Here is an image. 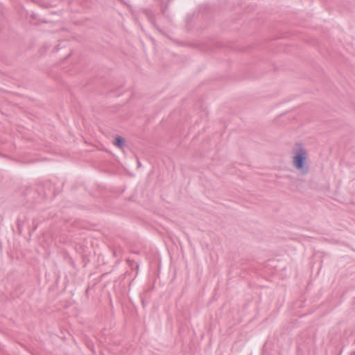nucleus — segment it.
<instances>
[{"mask_svg": "<svg viewBox=\"0 0 355 355\" xmlns=\"http://www.w3.org/2000/svg\"><path fill=\"white\" fill-rule=\"evenodd\" d=\"M297 148L293 157V166L302 175H306L309 172V165L307 162V152L301 143H296Z\"/></svg>", "mask_w": 355, "mask_h": 355, "instance_id": "obj_1", "label": "nucleus"}, {"mask_svg": "<svg viewBox=\"0 0 355 355\" xmlns=\"http://www.w3.org/2000/svg\"><path fill=\"white\" fill-rule=\"evenodd\" d=\"M51 191L53 193V197H55L56 196V192L54 189V184H53L50 180L44 182L41 188L38 187L35 190V191H36L42 198H46Z\"/></svg>", "mask_w": 355, "mask_h": 355, "instance_id": "obj_2", "label": "nucleus"}, {"mask_svg": "<svg viewBox=\"0 0 355 355\" xmlns=\"http://www.w3.org/2000/svg\"><path fill=\"white\" fill-rule=\"evenodd\" d=\"M144 14L146 15L148 20L149 21V22L157 30L159 31V32H162V30L159 28V27L157 26V23H156V19H155V13L150 10H146L144 11Z\"/></svg>", "mask_w": 355, "mask_h": 355, "instance_id": "obj_3", "label": "nucleus"}, {"mask_svg": "<svg viewBox=\"0 0 355 355\" xmlns=\"http://www.w3.org/2000/svg\"><path fill=\"white\" fill-rule=\"evenodd\" d=\"M28 220L25 214H21L17 219V227L19 234H22L23 225Z\"/></svg>", "mask_w": 355, "mask_h": 355, "instance_id": "obj_4", "label": "nucleus"}, {"mask_svg": "<svg viewBox=\"0 0 355 355\" xmlns=\"http://www.w3.org/2000/svg\"><path fill=\"white\" fill-rule=\"evenodd\" d=\"M113 144L115 146H116L121 149H123V148L125 145V140L123 137L117 135L114 138Z\"/></svg>", "mask_w": 355, "mask_h": 355, "instance_id": "obj_5", "label": "nucleus"}, {"mask_svg": "<svg viewBox=\"0 0 355 355\" xmlns=\"http://www.w3.org/2000/svg\"><path fill=\"white\" fill-rule=\"evenodd\" d=\"M33 191V189L32 188H30L27 190V191L24 193L25 196H28V195Z\"/></svg>", "mask_w": 355, "mask_h": 355, "instance_id": "obj_6", "label": "nucleus"}, {"mask_svg": "<svg viewBox=\"0 0 355 355\" xmlns=\"http://www.w3.org/2000/svg\"><path fill=\"white\" fill-rule=\"evenodd\" d=\"M121 3H125V2L123 1V0H119Z\"/></svg>", "mask_w": 355, "mask_h": 355, "instance_id": "obj_7", "label": "nucleus"}, {"mask_svg": "<svg viewBox=\"0 0 355 355\" xmlns=\"http://www.w3.org/2000/svg\"><path fill=\"white\" fill-rule=\"evenodd\" d=\"M121 3H125V2L123 1V0H119Z\"/></svg>", "mask_w": 355, "mask_h": 355, "instance_id": "obj_8", "label": "nucleus"}, {"mask_svg": "<svg viewBox=\"0 0 355 355\" xmlns=\"http://www.w3.org/2000/svg\"><path fill=\"white\" fill-rule=\"evenodd\" d=\"M86 293H89V288L86 290Z\"/></svg>", "mask_w": 355, "mask_h": 355, "instance_id": "obj_9", "label": "nucleus"}]
</instances>
